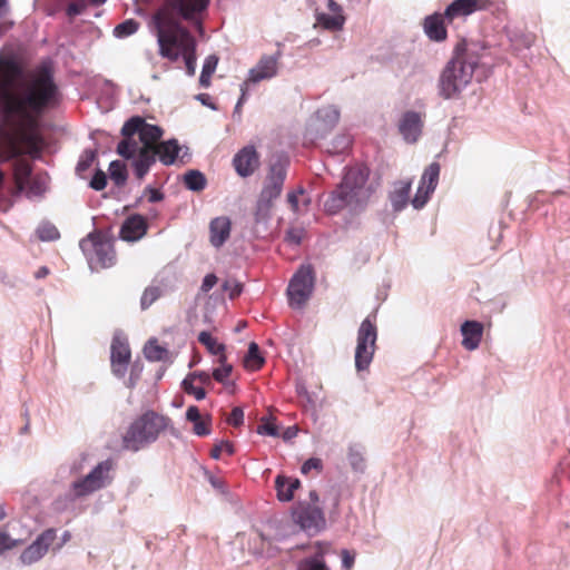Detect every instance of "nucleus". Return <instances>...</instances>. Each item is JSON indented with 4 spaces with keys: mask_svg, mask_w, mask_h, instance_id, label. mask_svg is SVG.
<instances>
[{
    "mask_svg": "<svg viewBox=\"0 0 570 570\" xmlns=\"http://www.w3.org/2000/svg\"><path fill=\"white\" fill-rule=\"evenodd\" d=\"M20 75L21 68L13 59L0 56V106L6 114L29 118L58 106L60 91L49 67L38 68L17 95L14 85Z\"/></svg>",
    "mask_w": 570,
    "mask_h": 570,
    "instance_id": "nucleus-1",
    "label": "nucleus"
},
{
    "mask_svg": "<svg viewBox=\"0 0 570 570\" xmlns=\"http://www.w3.org/2000/svg\"><path fill=\"white\" fill-rule=\"evenodd\" d=\"M483 48L461 41L456 45L452 59L446 63L439 79V92L444 99L456 97L472 80L474 73L479 78L485 76V63L482 62Z\"/></svg>",
    "mask_w": 570,
    "mask_h": 570,
    "instance_id": "nucleus-2",
    "label": "nucleus"
},
{
    "mask_svg": "<svg viewBox=\"0 0 570 570\" xmlns=\"http://www.w3.org/2000/svg\"><path fill=\"white\" fill-rule=\"evenodd\" d=\"M159 52L164 58L176 61L183 55L189 76L196 70V42L190 32L181 26V16H154Z\"/></svg>",
    "mask_w": 570,
    "mask_h": 570,
    "instance_id": "nucleus-3",
    "label": "nucleus"
},
{
    "mask_svg": "<svg viewBox=\"0 0 570 570\" xmlns=\"http://www.w3.org/2000/svg\"><path fill=\"white\" fill-rule=\"evenodd\" d=\"M163 134L159 126L146 122L140 116H134L121 128L124 138L117 146V153L126 159H132V163H145Z\"/></svg>",
    "mask_w": 570,
    "mask_h": 570,
    "instance_id": "nucleus-4",
    "label": "nucleus"
},
{
    "mask_svg": "<svg viewBox=\"0 0 570 570\" xmlns=\"http://www.w3.org/2000/svg\"><path fill=\"white\" fill-rule=\"evenodd\" d=\"M368 170L364 166L351 167L342 183L325 202V209L336 214L347 206L357 207L367 202L372 189L366 185Z\"/></svg>",
    "mask_w": 570,
    "mask_h": 570,
    "instance_id": "nucleus-5",
    "label": "nucleus"
},
{
    "mask_svg": "<svg viewBox=\"0 0 570 570\" xmlns=\"http://www.w3.org/2000/svg\"><path fill=\"white\" fill-rule=\"evenodd\" d=\"M171 428V419L156 411L148 410L138 415L122 435V449L138 452L156 442Z\"/></svg>",
    "mask_w": 570,
    "mask_h": 570,
    "instance_id": "nucleus-6",
    "label": "nucleus"
},
{
    "mask_svg": "<svg viewBox=\"0 0 570 570\" xmlns=\"http://www.w3.org/2000/svg\"><path fill=\"white\" fill-rule=\"evenodd\" d=\"M41 151V138L21 127L0 125V163H7L23 154L38 156Z\"/></svg>",
    "mask_w": 570,
    "mask_h": 570,
    "instance_id": "nucleus-7",
    "label": "nucleus"
},
{
    "mask_svg": "<svg viewBox=\"0 0 570 570\" xmlns=\"http://www.w3.org/2000/svg\"><path fill=\"white\" fill-rule=\"evenodd\" d=\"M80 247L92 271L112 267L117 257L112 239L101 230L90 233L80 242Z\"/></svg>",
    "mask_w": 570,
    "mask_h": 570,
    "instance_id": "nucleus-8",
    "label": "nucleus"
},
{
    "mask_svg": "<svg viewBox=\"0 0 570 570\" xmlns=\"http://www.w3.org/2000/svg\"><path fill=\"white\" fill-rule=\"evenodd\" d=\"M286 178V167L283 163L273 164L266 176L263 189L258 196L255 218L257 222L269 217L273 203L279 197Z\"/></svg>",
    "mask_w": 570,
    "mask_h": 570,
    "instance_id": "nucleus-9",
    "label": "nucleus"
},
{
    "mask_svg": "<svg viewBox=\"0 0 570 570\" xmlns=\"http://www.w3.org/2000/svg\"><path fill=\"white\" fill-rule=\"evenodd\" d=\"M376 313H373L363 320L357 331L355 348V367L357 371L367 370L370 366L376 350Z\"/></svg>",
    "mask_w": 570,
    "mask_h": 570,
    "instance_id": "nucleus-10",
    "label": "nucleus"
},
{
    "mask_svg": "<svg viewBox=\"0 0 570 570\" xmlns=\"http://www.w3.org/2000/svg\"><path fill=\"white\" fill-rule=\"evenodd\" d=\"M314 287V272L312 266L303 265L294 274L287 288L289 305L301 308L308 301Z\"/></svg>",
    "mask_w": 570,
    "mask_h": 570,
    "instance_id": "nucleus-11",
    "label": "nucleus"
},
{
    "mask_svg": "<svg viewBox=\"0 0 570 570\" xmlns=\"http://www.w3.org/2000/svg\"><path fill=\"white\" fill-rule=\"evenodd\" d=\"M112 468L114 462L111 460L102 461L85 478L73 482L72 489L76 497L80 498L88 495L109 484L112 479L110 475Z\"/></svg>",
    "mask_w": 570,
    "mask_h": 570,
    "instance_id": "nucleus-12",
    "label": "nucleus"
},
{
    "mask_svg": "<svg viewBox=\"0 0 570 570\" xmlns=\"http://www.w3.org/2000/svg\"><path fill=\"white\" fill-rule=\"evenodd\" d=\"M179 150L180 147L176 139L159 141L151 149V156L149 157L150 159L146 160L145 163H131L136 177L141 180L147 175L150 167L155 164L156 157H158L159 160L166 166L174 164Z\"/></svg>",
    "mask_w": 570,
    "mask_h": 570,
    "instance_id": "nucleus-13",
    "label": "nucleus"
},
{
    "mask_svg": "<svg viewBox=\"0 0 570 570\" xmlns=\"http://www.w3.org/2000/svg\"><path fill=\"white\" fill-rule=\"evenodd\" d=\"M209 0H166L155 14L181 16L185 20H197V16L204 11Z\"/></svg>",
    "mask_w": 570,
    "mask_h": 570,
    "instance_id": "nucleus-14",
    "label": "nucleus"
},
{
    "mask_svg": "<svg viewBox=\"0 0 570 570\" xmlns=\"http://www.w3.org/2000/svg\"><path fill=\"white\" fill-rule=\"evenodd\" d=\"M293 519L301 529L311 533H317L325 527L323 511L309 504H298L293 511Z\"/></svg>",
    "mask_w": 570,
    "mask_h": 570,
    "instance_id": "nucleus-15",
    "label": "nucleus"
},
{
    "mask_svg": "<svg viewBox=\"0 0 570 570\" xmlns=\"http://www.w3.org/2000/svg\"><path fill=\"white\" fill-rule=\"evenodd\" d=\"M440 176V165L439 163L430 164L420 180L419 188L414 198L412 199V205L414 208L420 209L424 207L428 203L431 194L434 191Z\"/></svg>",
    "mask_w": 570,
    "mask_h": 570,
    "instance_id": "nucleus-16",
    "label": "nucleus"
},
{
    "mask_svg": "<svg viewBox=\"0 0 570 570\" xmlns=\"http://www.w3.org/2000/svg\"><path fill=\"white\" fill-rule=\"evenodd\" d=\"M57 538L55 529H47L37 539L26 548L20 560L24 564H31L39 561L49 550V547L53 543Z\"/></svg>",
    "mask_w": 570,
    "mask_h": 570,
    "instance_id": "nucleus-17",
    "label": "nucleus"
},
{
    "mask_svg": "<svg viewBox=\"0 0 570 570\" xmlns=\"http://www.w3.org/2000/svg\"><path fill=\"white\" fill-rule=\"evenodd\" d=\"M111 371L118 377H124L131 358V352L126 338L114 336L111 342Z\"/></svg>",
    "mask_w": 570,
    "mask_h": 570,
    "instance_id": "nucleus-18",
    "label": "nucleus"
},
{
    "mask_svg": "<svg viewBox=\"0 0 570 570\" xmlns=\"http://www.w3.org/2000/svg\"><path fill=\"white\" fill-rule=\"evenodd\" d=\"M491 4L490 0H454L445 9V18L448 23H452L455 19H464L476 11L487 10Z\"/></svg>",
    "mask_w": 570,
    "mask_h": 570,
    "instance_id": "nucleus-19",
    "label": "nucleus"
},
{
    "mask_svg": "<svg viewBox=\"0 0 570 570\" xmlns=\"http://www.w3.org/2000/svg\"><path fill=\"white\" fill-rule=\"evenodd\" d=\"M233 165L240 177H248L258 169L259 155L254 146H245L234 156Z\"/></svg>",
    "mask_w": 570,
    "mask_h": 570,
    "instance_id": "nucleus-20",
    "label": "nucleus"
},
{
    "mask_svg": "<svg viewBox=\"0 0 570 570\" xmlns=\"http://www.w3.org/2000/svg\"><path fill=\"white\" fill-rule=\"evenodd\" d=\"M424 114L417 111H406L399 121V131L407 142L417 141L422 134Z\"/></svg>",
    "mask_w": 570,
    "mask_h": 570,
    "instance_id": "nucleus-21",
    "label": "nucleus"
},
{
    "mask_svg": "<svg viewBox=\"0 0 570 570\" xmlns=\"http://www.w3.org/2000/svg\"><path fill=\"white\" fill-rule=\"evenodd\" d=\"M277 70L278 56H263L257 65L249 70L248 78L243 83H247V87L249 88L250 83H257L275 77L277 75Z\"/></svg>",
    "mask_w": 570,
    "mask_h": 570,
    "instance_id": "nucleus-22",
    "label": "nucleus"
},
{
    "mask_svg": "<svg viewBox=\"0 0 570 570\" xmlns=\"http://www.w3.org/2000/svg\"><path fill=\"white\" fill-rule=\"evenodd\" d=\"M446 23L445 12H435L424 19V32L433 41H444L448 37Z\"/></svg>",
    "mask_w": 570,
    "mask_h": 570,
    "instance_id": "nucleus-23",
    "label": "nucleus"
},
{
    "mask_svg": "<svg viewBox=\"0 0 570 570\" xmlns=\"http://www.w3.org/2000/svg\"><path fill=\"white\" fill-rule=\"evenodd\" d=\"M340 119V112L332 106L321 108L316 111L313 124L314 130L320 137H323L331 130Z\"/></svg>",
    "mask_w": 570,
    "mask_h": 570,
    "instance_id": "nucleus-24",
    "label": "nucleus"
},
{
    "mask_svg": "<svg viewBox=\"0 0 570 570\" xmlns=\"http://www.w3.org/2000/svg\"><path fill=\"white\" fill-rule=\"evenodd\" d=\"M463 336L462 346L468 351H474L479 347L483 336V324L478 321H465L461 325Z\"/></svg>",
    "mask_w": 570,
    "mask_h": 570,
    "instance_id": "nucleus-25",
    "label": "nucleus"
},
{
    "mask_svg": "<svg viewBox=\"0 0 570 570\" xmlns=\"http://www.w3.org/2000/svg\"><path fill=\"white\" fill-rule=\"evenodd\" d=\"M147 232V222L141 215L128 217L120 229V236L125 240L134 242L141 238Z\"/></svg>",
    "mask_w": 570,
    "mask_h": 570,
    "instance_id": "nucleus-26",
    "label": "nucleus"
},
{
    "mask_svg": "<svg viewBox=\"0 0 570 570\" xmlns=\"http://www.w3.org/2000/svg\"><path fill=\"white\" fill-rule=\"evenodd\" d=\"M186 420L191 422L193 432L198 436H206L212 432V416L209 414L203 416L199 409L195 405L188 406L186 411Z\"/></svg>",
    "mask_w": 570,
    "mask_h": 570,
    "instance_id": "nucleus-27",
    "label": "nucleus"
},
{
    "mask_svg": "<svg viewBox=\"0 0 570 570\" xmlns=\"http://www.w3.org/2000/svg\"><path fill=\"white\" fill-rule=\"evenodd\" d=\"M209 233L212 245L215 247H220L230 235L229 218L225 216L214 218L209 225Z\"/></svg>",
    "mask_w": 570,
    "mask_h": 570,
    "instance_id": "nucleus-28",
    "label": "nucleus"
},
{
    "mask_svg": "<svg viewBox=\"0 0 570 570\" xmlns=\"http://www.w3.org/2000/svg\"><path fill=\"white\" fill-rule=\"evenodd\" d=\"M301 487L298 479L288 478L285 475H277L275 479V489L277 499L282 502L293 500L295 491Z\"/></svg>",
    "mask_w": 570,
    "mask_h": 570,
    "instance_id": "nucleus-29",
    "label": "nucleus"
},
{
    "mask_svg": "<svg viewBox=\"0 0 570 570\" xmlns=\"http://www.w3.org/2000/svg\"><path fill=\"white\" fill-rule=\"evenodd\" d=\"M316 552L313 557L303 559L299 562V570H330L324 561V556L328 551V546L317 542Z\"/></svg>",
    "mask_w": 570,
    "mask_h": 570,
    "instance_id": "nucleus-30",
    "label": "nucleus"
},
{
    "mask_svg": "<svg viewBox=\"0 0 570 570\" xmlns=\"http://www.w3.org/2000/svg\"><path fill=\"white\" fill-rule=\"evenodd\" d=\"M32 173V167L29 161L18 159L13 164V179L18 193H21L27 186Z\"/></svg>",
    "mask_w": 570,
    "mask_h": 570,
    "instance_id": "nucleus-31",
    "label": "nucleus"
},
{
    "mask_svg": "<svg viewBox=\"0 0 570 570\" xmlns=\"http://www.w3.org/2000/svg\"><path fill=\"white\" fill-rule=\"evenodd\" d=\"M410 191L411 181L401 180L395 184L394 190L390 196L394 210H402L406 206Z\"/></svg>",
    "mask_w": 570,
    "mask_h": 570,
    "instance_id": "nucleus-32",
    "label": "nucleus"
},
{
    "mask_svg": "<svg viewBox=\"0 0 570 570\" xmlns=\"http://www.w3.org/2000/svg\"><path fill=\"white\" fill-rule=\"evenodd\" d=\"M198 342L202 345H204L210 354L218 356L217 362H225L227 360V355L225 353V345L218 343L217 340L213 337L209 332H200L198 334Z\"/></svg>",
    "mask_w": 570,
    "mask_h": 570,
    "instance_id": "nucleus-33",
    "label": "nucleus"
},
{
    "mask_svg": "<svg viewBox=\"0 0 570 570\" xmlns=\"http://www.w3.org/2000/svg\"><path fill=\"white\" fill-rule=\"evenodd\" d=\"M265 360L261 355L259 347L255 342L248 346V352L244 357V366L249 371H258L264 365Z\"/></svg>",
    "mask_w": 570,
    "mask_h": 570,
    "instance_id": "nucleus-34",
    "label": "nucleus"
},
{
    "mask_svg": "<svg viewBox=\"0 0 570 570\" xmlns=\"http://www.w3.org/2000/svg\"><path fill=\"white\" fill-rule=\"evenodd\" d=\"M184 184L193 191H202L205 189L207 180L203 173L191 169L184 175Z\"/></svg>",
    "mask_w": 570,
    "mask_h": 570,
    "instance_id": "nucleus-35",
    "label": "nucleus"
},
{
    "mask_svg": "<svg viewBox=\"0 0 570 570\" xmlns=\"http://www.w3.org/2000/svg\"><path fill=\"white\" fill-rule=\"evenodd\" d=\"M217 65L218 57L215 55H210L205 59L202 73L199 77V83L203 88H208L210 86V79L216 70Z\"/></svg>",
    "mask_w": 570,
    "mask_h": 570,
    "instance_id": "nucleus-36",
    "label": "nucleus"
},
{
    "mask_svg": "<svg viewBox=\"0 0 570 570\" xmlns=\"http://www.w3.org/2000/svg\"><path fill=\"white\" fill-rule=\"evenodd\" d=\"M316 21L323 28L335 31L342 29L345 19L342 14L318 13Z\"/></svg>",
    "mask_w": 570,
    "mask_h": 570,
    "instance_id": "nucleus-37",
    "label": "nucleus"
},
{
    "mask_svg": "<svg viewBox=\"0 0 570 570\" xmlns=\"http://www.w3.org/2000/svg\"><path fill=\"white\" fill-rule=\"evenodd\" d=\"M144 354L147 360L158 362L167 357L168 351L160 346L157 340H149L144 347Z\"/></svg>",
    "mask_w": 570,
    "mask_h": 570,
    "instance_id": "nucleus-38",
    "label": "nucleus"
},
{
    "mask_svg": "<svg viewBox=\"0 0 570 570\" xmlns=\"http://www.w3.org/2000/svg\"><path fill=\"white\" fill-rule=\"evenodd\" d=\"M161 295V286L150 285L146 287L140 298L141 309H147L148 307H150Z\"/></svg>",
    "mask_w": 570,
    "mask_h": 570,
    "instance_id": "nucleus-39",
    "label": "nucleus"
},
{
    "mask_svg": "<svg viewBox=\"0 0 570 570\" xmlns=\"http://www.w3.org/2000/svg\"><path fill=\"white\" fill-rule=\"evenodd\" d=\"M109 173H110V178L115 181V184L117 186L124 185L125 181L127 180L126 166L118 160L110 163Z\"/></svg>",
    "mask_w": 570,
    "mask_h": 570,
    "instance_id": "nucleus-40",
    "label": "nucleus"
},
{
    "mask_svg": "<svg viewBox=\"0 0 570 570\" xmlns=\"http://www.w3.org/2000/svg\"><path fill=\"white\" fill-rule=\"evenodd\" d=\"M39 239L43 242H52L60 237L58 228L51 223H43L37 228Z\"/></svg>",
    "mask_w": 570,
    "mask_h": 570,
    "instance_id": "nucleus-41",
    "label": "nucleus"
},
{
    "mask_svg": "<svg viewBox=\"0 0 570 570\" xmlns=\"http://www.w3.org/2000/svg\"><path fill=\"white\" fill-rule=\"evenodd\" d=\"M139 23L135 21L134 19H128L121 23H119L115 28V35L117 37H128L134 35L138 30Z\"/></svg>",
    "mask_w": 570,
    "mask_h": 570,
    "instance_id": "nucleus-42",
    "label": "nucleus"
},
{
    "mask_svg": "<svg viewBox=\"0 0 570 570\" xmlns=\"http://www.w3.org/2000/svg\"><path fill=\"white\" fill-rule=\"evenodd\" d=\"M219 367L215 368L213 371V379L219 383H226L227 379L230 376L233 366L232 364L227 363V360L225 362H218Z\"/></svg>",
    "mask_w": 570,
    "mask_h": 570,
    "instance_id": "nucleus-43",
    "label": "nucleus"
},
{
    "mask_svg": "<svg viewBox=\"0 0 570 570\" xmlns=\"http://www.w3.org/2000/svg\"><path fill=\"white\" fill-rule=\"evenodd\" d=\"M347 458H348V462H350L351 466L353 468V470L358 471V472L364 471L365 459L358 450L351 448L348 451Z\"/></svg>",
    "mask_w": 570,
    "mask_h": 570,
    "instance_id": "nucleus-44",
    "label": "nucleus"
},
{
    "mask_svg": "<svg viewBox=\"0 0 570 570\" xmlns=\"http://www.w3.org/2000/svg\"><path fill=\"white\" fill-rule=\"evenodd\" d=\"M181 386L187 394L194 395L198 401L206 397V391L203 387L195 386L194 382H191V379H185L181 383Z\"/></svg>",
    "mask_w": 570,
    "mask_h": 570,
    "instance_id": "nucleus-45",
    "label": "nucleus"
},
{
    "mask_svg": "<svg viewBox=\"0 0 570 570\" xmlns=\"http://www.w3.org/2000/svg\"><path fill=\"white\" fill-rule=\"evenodd\" d=\"M305 235L306 232L303 227H292L286 232L285 240L292 245H299Z\"/></svg>",
    "mask_w": 570,
    "mask_h": 570,
    "instance_id": "nucleus-46",
    "label": "nucleus"
},
{
    "mask_svg": "<svg viewBox=\"0 0 570 570\" xmlns=\"http://www.w3.org/2000/svg\"><path fill=\"white\" fill-rule=\"evenodd\" d=\"M226 452L229 455L234 454V445L228 441H222L218 444H215V446L210 451V456L213 459H219L222 453Z\"/></svg>",
    "mask_w": 570,
    "mask_h": 570,
    "instance_id": "nucleus-47",
    "label": "nucleus"
},
{
    "mask_svg": "<svg viewBox=\"0 0 570 570\" xmlns=\"http://www.w3.org/2000/svg\"><path fill=\"white\" fill-rule=\"evenodd\" d=\"M304 194H305V190L303 187H299L296 190L287 194V203H288L291 209L296 214L301 213L299 204H298V196H304Z\"/></svg>",
    "mask_w": 570,
    "mask_h": 570,
    "instance_id": "nucleus-48",
    "label": "nucleus"
},
{
    "mask_svg": "<svg viewBox=\"0 0 570 570\" xmlns=\"http://www.w3.org/2000/svg\"><path fill=\"white\" fill-rule=\"evenodd\" d=\"M107 185V177L102 170H97L90 180L89 186L95 190H102Z\"/></svg>",
    "mask_w": 570,
    "mask_h": 570,
    "instance_id": "nucleus-49",
    "label": "nucleus"
},
{
    "mask_svg": "<svg viewBox=\"0 0 570 570\" xmlns=\"http://www.w3.org/2000/svg\"><path fill=\"white\" fill-rule=\"evenodd\" d=\"M86 8H87L86 0H76L68 4L66 11L69 17H75V16L81 14Z\"/></svg>",
    "mask_w": 570,
    "mask_h": 570,
    "instance_id": "nucleus-50",
    "label": "nucleus"
},
{
    "mask_svg": "<svg viewBox=\"0 0 570 570\" xmlns=\"http://www.w3.org/2000/svg\"><path fill=\"white\" fill-rule=\"evenodd\" d=\"M257 432L259 434L276 436L278 435V430L276 424L273 421H264L262 424L258 425Z\"/></svg>",
    "mask_w": 570,
    "mask_h": 570,
    "instance_id": "nucleus-51",
    "label": "nucleus"
},
{
    "mask_svg": "<svg viewBox=\"0 0 570 570\" xmlns=\"http://www.w3.org/2000/svg\"><path fill=\"white\" fill-rule=\"evenodd\" d=\"M19 544L18 540H13L10 538L9 534L6 532H0V556L7 551L10 550Z\"/></svg>",
    "mask_w": 570,
    "mask_h": 570,
    "instance_id": "nucleus-52",
    "label": "nucleus"
},
{
    "mask_svg": "<svg viewBox=\"0 0 570 570\" xmlns=\"http://www.w3.org/2000/svg\"><path fill=\"white\" fill-rule=\"evenodd\" d=\"M96 157L95 151H86L85 155L80 158V160L77 164V171H85L87 170L91 164L94 163Z\"/></svg>",
    "mask_w": 570,
    "mask_h": 570,
    "instance_id": "nucleus-53",
    "label": "nucleus"
},
{
    "mask_svg": "<svg viewBox=\"0 0 570 570\" xmlns=\"http://www.w3.org/2000/svg\"><path fill=\"white\" fill-rule=\"evenodd\" d=\"M322 461L317 458L308 459L301 468L303 474L309 473L312 470L320 472L322 470Z\"/></svg>",
    "mask_w": 570,
    "mask_h": 570,
    "instance_id": "nucleus-54",
    "label": "nucleus"
},
{
    "mask_svg": "<svg viewBox=\"0 0 570 570\" xmlns=\"http://www.w3.org/2000/svg\"><path fill=\"white\" fill-rule=\"evenodd\" d=\"M244 421V412L240 407H234L227 417V423L233 426H239Z\"/></svg>",
    "mask_w": 570,
    "mask_h": 570,
    "instance_id": "nucleus-55",
    "label": "nucleus"
},
{
    "mask_svg": "<svg viewBox=\"0 0 570 570\" xmlns=\"http://www.w3.org/2000/svg\"><path fill=\"white\" fill-rule=\"evenodd\" d=\"M223 287H224L225 291L229 292L228 295H229V298H232V299H234L237 296H239L242 291H243V285L237 283V282L226 281L224 283Z\"/></svg>",
    "mask_w": 570,
    "mask_h": 570,
    "instance_id": "nucleus-56",
    "label": "nucleus"
},
{
    "mask_svg": "<svg viewBox=\"0 0 570 570\" xmlns=\"http://www.w3.org/2000/svg\"><path fill=\"white\" fill-rule=\"evenodd\" d=\"M212 377L207 372H193L187 375L186 379H191V382L198 381L203 385H209L212 383Z\"/></svg>",
    "mask_w": 570,
    "mask_h": 570,
    "instance_id": "nucleus-57",
    "label": "nucleus"
},
{
    "mask_svg": "<svg viewBox=\"0 0 570 570\" xmlns=\"http://www.w3.org/2000/svg\"><path fill=\"white\" fill-rule=\"evenodd\" d=\"M248 90L249 88L247 87V83H242L240 85V97L235 106V110H234V114H237L238 116H240L242 114V106L243 104L246 101L247 99V94H248Z\"/></svg>",
    "mask_w": 570,
    "mask_h": 570,
    "instance_id": "nucleus-58",
    "label": "nucleus"
},
{
    "mask_svg": "<svg viewBox=\"0 0 570 570\" xmlns=\"http://www.w3.org/2000/svg\"><path fill=\"white\" fill-rule=\"evenodd\" d=\"M351 140L346 136H341L337 138V145H335L332 149H328L330 153H342L350 147Z\"/></svg>",
    "mask_w": 570,
    "mask_h": 570,
    "instance_id": "nucleus-59",
    "label": "nucleus"
},
{
    "mask_svg": "<svg viewBox=\"0 0 570 570\" xmlns=\"http://www.w3.org/2000/svg\"><path fill=\"white\" fill-rule=\"evenodd\" d=\"M144 194L148 197V200L150 203H157L164 199V194L160 190L153 187H147Z\"/></svg>",
    "mask_w": 570,
    "mask_h": 570,
    "instance_id": "nucleus-60",
    "label": "nucleus"
},
{
    "mask_svg": "<svg viewBox=\"0 0 570 570\" xmlns=\"http://www.w3.org/2000/svg\"><path fill=\"white\" fill-rule=\"evenodd\" d=\"M343 567L346 569H351L355 561V554L346 549L341 552Z\"/></svg>",
    "mask_w": 570,
    "mask_h": 570,
    "instance_id": "nucleus-61",
    "label": "nucleus"
},
{
    "mask_svg": "<svg viewBox=\"0 0 570 570\" xmlns=\"http://www.w3.org/2000/svg\"><path fill=\"white\" fill-rule=\"evenodd\" d=\"M217 283V277L215 274H207L202 284V291L207 293L209 292Z\"/></svg>",
    "mask_w": 570,
    "mask_h": 570,
    "instance_id": "nucleus-62",
    "label": "nucleus"
},
{
    "mask_svg": "<svg viewBox=\"0 0 570 570\" xmlns=\"http://www.w3.org/2000/svg\"><path fill=\"white\" fill-rule=\"evenodd\" d=\"M330 498H331V502H332V508L335 512L338 511V508H340V502H341V494L337 490H333L331 493H330Z\"/></svg>",
    "mask_w": 570,
    "mask_h": 570,
    "instance_id": "nucleus-63",
    "label": "nucleus"
},
{
    "mask_svg": "<svg viewBox=\"0 0 570 570\" xmlns=\"http://www.w3.org/2000/svg\"><path fill=\"white\" fill-rule=\"evenodd\" d=\"M327 8L333 14H342L341 6L334 0H327Z\"/></svg>",
    "mask_w": 570,
    "mask_h": 570,
    "instance_id": "nucleus-64",
    "label": "nucleus"
}]
</instances>
